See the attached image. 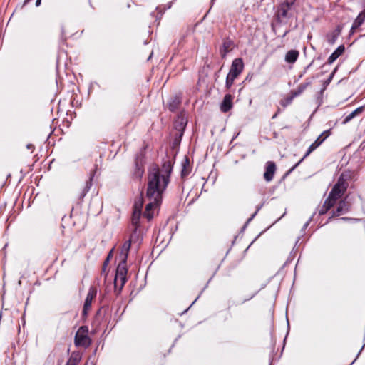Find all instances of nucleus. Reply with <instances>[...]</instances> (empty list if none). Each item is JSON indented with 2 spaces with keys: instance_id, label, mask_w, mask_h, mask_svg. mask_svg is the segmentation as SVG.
Instances as JSON below:
<instances>
[{
  "instance_id": "1",
  "label": "nucleus",
  "mask_w": 365,
  "mask_h": 365,
  "mask_svg": "<svg viewBox=\"0 0 365 365\" xmlns=\"http://www.w3.org/2000/svg\"><path fill=\"white\" fill-rule=\"evenodd\" d=\"M172 169V163L167 160L163 163L161 168L153 165L149 170L146 192V200L148 202L144 212V216L149 220L153 218V213L150 212V210L157 207L160 204L162 193L169 182Z\"/></svg>"
},
{
  "instance_id": "2",
  "label": "nucleus",
  "mask_w": 365,
  "mask_h": 365,
  "mask_svg": "<svg viewBox=\"0 0 365 365\" xmlns=\"http://www.w3.org/2000/svg\"><path fill=\"white\" fill-rule=\"evenodd\" d=\"M135 237H137V235L133 239L130 237V239L128 241L125 242L122 247V250L120 253L121 262L119 263L117 267L115 277L114 280V286L115 289V291L117 294H119L120 293L123 287H124V284L126 282V260L130 247V243L132 241L135 240Z\"/></svg>"
},
{
  "instance_id": "3",
  "label": "nucleus",
  "mask_w": 365,
  "mask_h": 365,
  "mask_svg": "<svg viewBox=\"0 0 365 365\" xmlns=\"http://www.w3.org/2000/svg\"><path fill=\"white\" fill-rule=\"evenodd\" d=\"M347 175L341 174L329 194L327 200L335 205L336 201L342 197L346 192L349 184L347 182Z\"/></svg>"
},
{
  "instance_id": "4",
  "label": "nucleus",
  "mask_w": 365,
  "mask_h": 365,
  "mask_svg": "<svg viewBox=\"0 0 365 365\" xmlns=\"http://www.w3.org/2000/svg\"><path fill=\"white\" fill-rule=\"evenodd\" d=\"M244 68V63L241 58H235L231 65L230 71L226 78L225 86L230 88L235 80L240 76Z\"/></svg>"
},
{
  "instance_id": "5",
  "label": "nucleus",
  "mask_w": 365,
  "mask_h": 365,
  "mask_svg": "<svg viewBox=\"0 0 365 365\" xmlns=\"http://www.w3.org/2000/svg\"><path fill=\"white\" fill-rule=\"evenodd\" d=\"M88 329L86 327H81L75 336V344L77 346L87 347L91 344V339L88 336Z\"/></svg>"
},
{
  "instance_id": "6",
  "label": "nucleus",
  "mask_w": 365,
  "mask_h": 365,
  "mask_svg": "<svg viewBox=\"0 0 365 365\" xmlns=\"http://www.w3.org/2000/svg\"><path fill=\"white\" fill-rule=\"evenodd\" d=\"M143 207V198L140 197L139 201L135 202L133 207V212L132 216V224L135 227L134 231L131 235V238L133 239L137 235V230L138 227L139 220L141 215V210Z\"/></svg>"
},
{
  "instance_id": "7",
  "label": "nucleus",
  "mask_w": 365,
  "mask_h": 365,
  "mask_svg": "<svg viewBox=\"0 0 365 365\" xmlns=\"http://www.w3.org/2000/svg\"><path fill=\"white\" fill-rule=\"evenodd\" d=\"M96 294H97L96 288H95L93 287H90L88 292L87 294L86 300H85L84 305H83V316L87 315L88 311L90 310V309L91 307L92 302H93V299L96 297Z\"/></svg>"
},
{
  "instance_id": "8",
  "label": "nucleus",
  "mask_w": 365,
  "mask_h": 365,
  "mask_svg": "<svg viewBox=\"0 0 365 365\" xmlns=\"http://www.w3.org/2000/svg\"><path fill=\"white\" fill-rule=\"evenodd\" d=\"M329 130H326L324 133H322L317 138V139L309 146L304 158H307L312 152H313L317 148H318L324 142V140L329 135Z\"/></svg>"
},
{
  "instance_id": "9",
  "label": "nucleus",
  "mask_w": 365,
  "mask_h": 365,
  "mask_svg": "<svg viewBox=\"0 0 365 365\" xmlns=\"http://www.w3.org/2000/svg\"><path fill=\"white\" fill-rule=\"evenodd\" d=\"M276 171V165L274 162L269 161L266 164V170L264 173V178L266 181H271Z\"/></svg>"
},
{
  "instance_id": "10",
  "label": "nucleus",
  "mask_w": 365,
  "mask_h": 365,
  "mask_svg": "<svg viewBox=\"0 0 365 365\" xmlns=\"http://www.w3.org/2000/svg\"><path fill=\"white\" fill-rule=\"evenodd\" d=\"M233 97L230 94H226L220 104V110L223 113L229 111L232 107Z\"/></svg>"
},
{
  "instance_id": "11",
  "label": "nucleus",
  "mask_w": 365,
  "mask_h": 365,
  "mask_svg": "<svg viewBox=\"0 0 365 365\" xmlns=\"http://www.w3.org/2000/svg\"><path fill=\"white\" fill-rule=\"evenodd\" d=\"M341 31V27L338 26L334 30L327 34V41L329 44H334Z\"/></svg>"
},
{
  "instance_id": "12",
  "label": "nucleus",
  "mask_w": 365,
  "mask_h": 365,
  "mask_svg": "<svg viewBox=\"0 0 365 365\" xmlns=\"http://www.w3.org/2000/svg\"><path fill=\"white\" fill-rule=\"evenodd\" d=\"M365 21V11L361 12L355 21L353 23V25L351 29V33L353 34L354 31L358 29Z\"/></svg>"
},
{
  "instance_id": "13",
  "label": "nucleus",
  "mask_w": 365,
  "mask_h": 365,
  "mask_svg": "<svg viewBox=\"0 0 365 365\" xmlns=\"http://www.w3.org/2000/svg\"><path fill=\"white\" fill-rule=\"evenodd\" d=\"M299 53L297 50H290L285 55V61L289 63H294L298 58Z\"/></svg>"
},
{
  "instance_id": "14",
  "label": "nucleus",
  "mask_w": 365,
  "mask_h": 365,
  "mask_svg": "<svg viewBox=\"0 0 365 365\" xmlns=\"http://www.w3.org/2000/svg\"><path fill=\"white\" fill-rule=\"evenodd\" d=\"M349 210V205L346 200L340 201L339 206L334 212V215H340L342 213L347 212Z\"/></svg>"
},
{
  "instance_id": "15",
  "label": "nucleus",
  "mask_w": 365,
  "mask_h": 365,
  "mask_svg": "<svg viewBox=\"0 0 365 365\" xmlns=\"http://www.w3.org/2000/svg\"><path fill=\"white\" fill-rule=\"evenodd\" d=\"M344 51V46H340L336 50L331 54L329 57L327 62L329 64H331L334 61H335Z\"/></svg>"
},
{
  "instance_id": "16",
  "label": "nucleus",
  "mask_w": 365,
  "mask_h": 365,
  "mask_svg": "<svg viewBox=\"0 0 365 365\" xmlns=\"http://www.w3.org/2000/svg\"><path fill=\"white\" fill-rule=\"evenodd\" d=\"M292 4L289 3H284L282 4L278 9L277 11V16L279 18H284L287 16V12L290 9Z\"/></svg>"
},
{
  "instance_id": "17",
  "label": "nucleus",
  "mask_w": 365,
  "mask_h": 365,
  "mask_svg": "<svg viewBox=\"0 0 365 365\" xmlns=\"http://www.w3.org/2000/svg\"><path fill=\"white\" fill-rule=\"evenodd\" d=\"M363 110H364L363 107L357 108L356 110H354V111H352L351 113H349V115H347L345 117V118L343 121V124H346L348 122H349L350 120H351L354 117L361 114L363 112Z\"/></svg>"
},
{
  "instance_id": "18",
  "label": "nucleus",
  "mask_w": 365,
  "mask_h": 365,
  "mask_svg": "<svg viewBox=\"0 0 365 365\" xmlns=\"http://www.w3.org/2000/svg\"><path fill=\"white\" fill-rule=\"evenodd\" d=\"M182 171L181 174L182 177L187 176L190 172V162L189 160L185 158L182 162Z\"/></svg>"
},
{
  "instance_id": "19",
  "label": "nucleus",
  "mask_w": 365,
  "mask_h": 365,
  "mask_svg": "<svg viewBox=\"0 0 365 365\" xmlns=\"http://www.w3.org/2000/svg\"><path fill=\"white\" fill-rule=\"evenodd\" d=\"M334 205L326 200L322 207L319 210V214L320 215L325 214L329 209H331Z\"/></svg>"
},
{
  "instance_id": "20",
  "label": "nucleus",
  "mask_w": 365,
  "mask_h": 365,
  "mask_svg": "<svg viewBox=\"0 0 365 365\" xmlns=\"http://www.w3.org/2000/svg\"><path fill=\"white\" fill-rule=\"evenodd\" d=\"M232 42L230 41H225L223 43L222 48L220 52L222 57H225L226 54L231 50Z\"/></svg>"
},
{
  "instance_id": "21",
  "label": "nucleus",
  "mask_w": 365,
  "mask_h": 365,
  "mask_svg": "<svg viewBox=\"0 0 365 365\" xmlns=\"http://www.w3.org/2000/svg\"><path fill=\"white\" fill-rule=\"evenodd\" d=\"M79 362V359L77 356H71L66 363V365H77Z\"/></svg>"
},
{
  "instance_id": "22",
  "label": "nucleus",
  "mask_w": 365,
  "mask_h": 365,
  "mask_svg": "<svg viewBox=\"0 0 365 365\" xmlns=\"http://www.w3.org/2000/svg\"><path fill=\"white\" fill-rule=\"evenodd\" d=\"M292 101V97H287L282 100H281L280 101V104L283 106V107H286L288 105H289Z\"/></svg>"
},
{
  "instance_id": "23",
  "label": "nucleus",
  "mask_w": 365,
  "mask_h": 365,
  "mask_svg": "<svg viewBox=\"0 0 365 365\" xmlns=\"http://www.w3.org/2000/svg\"><path fill=\"white\" fill-rule=\"evenodd\" d=\"M91 180H92V178H90L89 181H87L86 182V187L84 188V191H83V196L86 195V193L88 191L91 185Z\"/></svg>"
},
{
  "instance_id": "24",
  "label": "nucleus",
  "mask_w": 365,
  "mask_h": 365,
  "mask_svg": "<svg viewBox=\"0 0 365 365\" xmlns=\"http://www.w3.org/2000/svg\"><path fill=\"white\" fill-rule=\"evenodd\" d=\"M178 103H179V100L176 99V101H175V105L170 104V106H169L170 110H173L176 108V106Z\"/></svg>"
},
{
  "instance_id": "25",
  "label": "nucleus",
  "mask_w": 365,
  "mask_h": 365,
  "mask_svg": "<svg viewBox=\"0 0 365 365\" xmlns=\"http://www.w3.org/2000/svg\"><path fill=\"white\" fill-rule=\"evenodd\" d=\"M299 94H301V91H297L292 92L290 97H292V100H293L294 98L299 96Z\"/></svg>"
},
{
  "instance_id": "26",
  "label": "nucleus",
  "mask_w": 365,
  "mask_h": 365,
  "mask_svg": "<svg viewBox=\"0 0 365 365\" xmlns=\"http://www.w3.org/2000/svg\"><path fill=\"white\" fill-rule=\"evenodd\" d=\"M299 94H301V91H297L292 92L290 97H292V100H293L294 98L299 96Z\"/></svg>"
},
{
  "instance_id": "27",
  "label": "nucleus",
  "mask_w": 365,
  "mask_h": 365,
  "mask_svg": "<svg viewBox=\"0 0 365 365\" xmlns=\"http://www.w3.org/2000/svg\"><path fill=\"white\" fill-rule=\"evenodd\" d=\"M307 85H300L298 91H301V93L304 91V90L306 88Z\"/></svg>"
},
{
  "instance_id": "28",
  "label": "nucleus",
  "mask_w": 365,
  "mask_h": 365,
  "mask_svg": "<svg viewBox=\"0 0 365 365\" xmlns=\"http://www.w3.org/2000/svg\"><path fill=\"white\" fill-rule=\"evenodd\" d=\"M307 85H300L298 91H301V93L304 91V90L306 88Z\"/></svg>"
},
{
  "instance_id": "29",
  "label": "nucleus",
  "mask_w": 365,
  "mask_h": 365,
  "mask_svg": "<svg viewBox=\"0 0 365 365\" xmlns=\"http://www.w3.org/2000/svg\"><path fill=\"white\" fill-rule=\"evenodd\" d=\"M307 85H300L298 91H301V93L304 91V90L306 88Z\"/></svg>"
},
{
  "instance_id": "30",
  "label": "nucleus",
  "mask_w": 365,
  "mask_h": 365,
  "mask_svg": "<svg viewBox=\"0 0 365 365\" xmlns=\"http://www.w3.org/2000/svg\"><path fill=\"white\" fill-rule=\"evenodd\" d=\"M111 255H112V251L109 253V255H108V257H107L106 260L105 261V263H104L105 264H106L109 261V259H110V258Z\"/></svg>"
},
{
  "instance_id": "31",
  "label": "nucleus",
  "mask_w": 365,
  "mask_h": 365,
  "mask_svg": "<svg viewBox=\"0 0 365 365\" xmlns=\"http://www.w3.org/2000/svg\"><path fill=\"white\" fill-rule=\"evenodd\" d=\"M41 0H37L36 2V6H38L40 4H41Z\"/></svg>"
},
{
  "instance_id": "32",
  "label": "nucleus",
  "mask_w": 365,
  "mask_h": 365,
  "mask_svg": "<svg viewBox=\"0 0 365 365\" xmlns=\"http://www.w3.org/2000/svg\"><path fill=\"white\" fill-rule=\"evenodd\" d=\"M331 80V77H330L328 80H327V83H329Z\"/></svg>"
},
{
  "instance_id": "33",
  "label": "nucleus",
  "mask_w": 365,
  "mask_h": 365,
  "mask_svg": "<svg viewBox=\"0 0 365 365\" xmlns=\"http://www.w3.org/2000/svg\"><path fill=\"white\" fill-rule=\"evenodd\" d=\"M27 147H28L29 149H30V148H33V145H29Z\"/></svg>"
},
{
  "instance_id": "34",
  "label": "nucleus",
  "mask_w": 365,
  "mask_h": 365,
  "mask_svg": "<svg viewBox=\"0 0 365 365\" xmlns=\"http://www.w3.org/2000/svg\"><path fill=\"white\" fill-rule=\"evenodd\" d=\"M277 115V113H276L275 115H273L272 118H275Z\"/></svg>"
},
{
  "instance_id": "35",
  "label": "nucleus",
  "mask_w": 365,
  "mask_h": 365,
  "mask_svg": "<svg viewBox=\"0 0 365 365\" xmlns=\"http://www.w3.org/2000/svg\"><path fill=\"white\" fill-rule=\"evenodd\" d=\"M341 220H346V218L342 217Z\"/></svg>"
}]
</instances>
